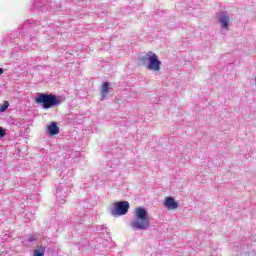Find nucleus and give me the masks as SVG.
Here are the masks:
<instances>
[{
  "instance_id": "20e7f679",
  "label": "nucleus",
  "mask_w": 256,
  "mask_h": 256,
  "mask_svg": "<svg viewBox=\"0 0 256 256\" xmlns=\"http://www.w3.org/2000/svg\"><path fill=\"white\" fill-rule=\"evenodd\" d=\"M112 207H114V209L111 210V215H113V217H121L129 213L130 205L127 201H118L112 203Z\"/></svg>"
},
{
  "instance_id": "9d476101",
  "label": "nucleus",
  "mask_w": 256,
  "mask_h": 256,
  "mask_svg": "<svg viewBox=\"0 0 256 256\" xmlns=\"http://www.w3.org/2000/svg\"><path fill=\"white\" fill-rule=\"evenodd\" d=\"M7 109H9V102L4 101V104L1 106L0 111H1V113H5V111H7Z\"/></svg>"
},
{
  "instance_id": "1a4fd4ad",
  "label": "nucleus",
  "mask_w": 256,
  "mask_h": 256,
  "mask_svg": "<svg viewBox=\"0 0 256 256\" xmlns=\"http://www.w3.org/2000/svg\"><path fill=\"white\" fill-rule=\"evenodd\" d=\"M34 256H45V247L36 248L34 250Z\"/></svg>"
},
{
  "instance_id": "6e6552de",
  "label": "nucleus",
  "mask_w": 256,
  "mask_h": 256,
  "mask_svg": "<svg viewBox=\"0 0 256 256\" xmlns=\"http://www.w3.org/2000/svg\"><path fill=\"white\" fill-rule=\"evenodd\" d=\"M109 82H104L101 89V97L102 99H105L109 93Z\"/></svg>"
},
{
  "instance_id": "9b49d317",
  "label": "nucleus",
  "mask_w": 256,
  "mask_h": 256,
  "mask_svg": "<svg viewBox=\"0 0 256 256\" xmlns=\"http://www.w3.org/2000/svg\"><path fill=\"white\" fill-rule=\"evenodd\" d=\"M4 135H5V130L3 129V127H0V138H3Z\"/></svg>"
},
{
  "instance_id": "f03ea898",
  "label": "nucleus",
  "mask_w": 256,
  "mask_h": 256,
  "mask_svg": "<svg viewBox=\"0 0 256 256\" xmlns=\"http://www.w3.org/2000/svg\"><path fill=\"white\" fill-rule=\"evenodd\" d=\"M35 103L37 105H42L43 109H51V107H56V105H61V100L57 99V96L53 94H43L41 93L35 98Z\"/></svg>"
},
{
  "instance_id": "39448f33",
  "label": "nucleus",
  "mask_w": 256,
  "mask_h": 256,
  "mask_svg": "<svg viewBox=\"0 0 256 256\" xmlns=\"http://www.w3.org/2000/svg\"><path fill=\"white\" fill-rule=\"evenodd\" d=\"M164 207H166L168 211H177V209H179V202L175 201V198L167 196L164 198Z\"/></svg>"
},
{
  "instance_id": "f8f14e48",
  "label": "nucleus",
  "mask_w": 256,
  "mask_h": 256,
  "mask_svg": "<svg viewBox=\"0 0 256 256\" xmlns=\"http://www.w3.org/2000/svg\"><path fill=\"white\" fill-rule=\"evenodd\" d=\"M28 241H29L30 243H33V241H35V238H34L33 236H30V237H28Z\"/></svg>"
},
{
  "instance_id": "0eeeda50",
  "label": "nucleus",
  "mask_w": 256,
  "mask_h": 256,
  "mask_svg": "<svg viewBox=\"0 0 256 256\" xmlns=\"http://www.w3.org/2000/svg\"><path fill=\"white\" fill-rule=\"evenodd\" d=\"M219 21L221 23L222 29H227V27H229V16L222 15L220 16Z\"/></svg>"
},
{
  "instance_id": "423d86ee",
  "label": "nucleus",
  "mask_w": 256,
  "mask_h": 256,
  "mask_svg": "<svg viewBox=\"0 0 256 256\" xmlns=\"http://www.w3.org/2000/svg\"><path fill=\"white\" fill-rule=\"evenodd\" d=\"M49 135H59V128L57 127V123L52 122L48 127Z\"/></svg>"
},
{
  "instance_id": "7ed1b4c3",
  "label": "nucleus",
  "mask_w": 256,
  "mask_h": 256,
  "mask_svg": "<svg viewBox=\"0 0 256 256\" xmlns=\"http://www.w3.org/2000/svg\"><path fill=\"white\" fill-rule=\"evenodd\" d=\"M140 63H146L149 71H160L161 61L157 54L148 52L146 55L139 58Z\"/></svg>"
},
{
  "instance_id": "ddd939ff",
  "label": "nucleus",
  "mask_w": 256,
  "mask_h": 256,
  "mask_svg": "<svg viewBox=\"0 0 256 256\" xmlns=\"http://www.w3.org/2000/svg\"><path fill=\"white\" fill-rule=\"evenodd\" d=\"M0 75H3V70L0 68Z\"/></svg>"
},
{
  "instance_id": "f257e3e1",
  "label": "nucleus",
  "mask_w": 256,
  "mask_h": 256,
  "mask_svg": "<svg viewBox=\"0 0 256 256\" xmlns=\"http://www.w3.org/2000/svg\"><path fill=\"white\" fill-rule=\"evenodd\" d=\"M135 219L131 221L130 227L137 229L138 231H145L151 227V221H149V214L143 207L135 208Z\"/></svg>"
}]
</instances>
